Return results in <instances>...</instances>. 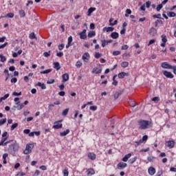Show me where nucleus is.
<instances>
[{
	"label": "nucleus",
	"mask_w": 176,
	"mask_h": 176,
	"mask_svg": "<svg viewBox=\"0 0 176 176\" xmlns=\"http://www.w3.org/2000/svg\"><path fill=\"white\" fill-rule=\"evenodd\" d=\"M138 123L140 124L139 129H140V130H145V129L152 127V122L148 120H140Z\"/></svg>",
	"instance_id": "obj_1"
},
{
	"label": "nucleus",
	"mask_w": 176,
	"mask_h": 176,
	"mask_svg": "<svg viewBox=\"0 0 176 176\" xmlns=\"http://www.w3.org/2000/svg\"><path fill=\"white\" fill-rule=\"evenodd\" d=\"M19 144H17V142H14L13 144L10 145L8 151L11 155H14L16 152L19 151Z\"/></svg>",
	"instance_id": "obj_2"
},
{
	"label": "nucleus",
	"mask_w": 176,
	"mask_h": 176,
	"mask_svg": "<svg viewBox=\"0 0 176 176\" xmlns=\"http://www.w3.org/2000/svg\"><path fill=\"white\" fill-rule=\"evenodd\" d=\"M32 148H34V144H27L26 148L24 150L23 153L25 155H28V153H31Z\"/></svg>",
	"instance_id": "obj_3"
},
{
	"label": "nucleus",
	"mask_w": 176,
	"mask_h": 176,
	"mask_svg": "<svg viewBox=\"0 0 176 176\" xmlns=\"http://www.w3.org/2000/svg\"><path fill=\"white\" fill-rule=\"evenodd\" d=\"M161 67L164 69H173V65L168 64L167 62H164L161 64Z\"/></svg>",
	"instance_id": "obj_4"
},
{
	"label": "nucleus",
	"mask_w": 176,
	"mask_h": 176,
	"mask_svg": "<svg viewBox=\"0 0 176 176\" xmlns=\"http://www.w3.org/2000/svg\"><path fill=\"white\" fill-rule=\"evenodd\" d=\"M163 74L166 78H168V79H173L174 78V74L170 72H167L166 70L163 71Z\"/></svg>",
	"instance_id": "obj_5"
},
{
	"label": "nucleus",
	"mask_w": 176,
	"mask_h": 176,
	"mask_svg": "<svg viewBox=\"0 0 176 176\" xmlns=\"http://www.w3.org/2000/svg\"><path fill=\"white\" fill-rule=\"evenodd\" d=\"M126 167H127V164L124 162H120L117 165V168H118V170H123V168H126Z\"/></svg>",
	"instance_id": "obj_6"
},
{
	"label": "nucleus",
	"mask_w": 176,
	"mask_h": 176,
	"mask_svg": "<svg viewBox=\"0 0 176 176\" xmlns=\"http://www.w3.org/2000/svg\"><path fill=\"white\" fill-rule=\"evenodd\" d=\"M101 42H102V47H105V46H107V45H108V43H112V42H113V41L112 39H110V40H101Z\"/></svg>",
	"instance_id": "obj_7"
},
{
	"label": "nucleus",
	"mask_w": 176,
	"mask_h": 176,
	"mask_svg": "<svg viewBox=\"0 0 176 176\" xmlns=\"http://www.w3.org/2000/svg\"><path fill=\"white\" fill-rule=\"evenodd\" d=\"M86 29H84L81 32H80V39H86L87 38V36L86 35Z\"/></svg>",
	"instance_id": "obj_8"
},
{
	"label": "nucleus",
	"mask_w": 176,
	"mask_h": 176,
	"mask_svg": "<svg viewBox=\"0 0 176 176\" xmlns=\"http://www.w3.org/2000/svg\"><path fill=\"white\" fill-rule=\"evenodd\" d=\"M166 146H168V148H171L175 145V142H174L173 140H169L166 142Z\"/></svg>",
	"instance_id": "obj_9"
},
{
	"label": "nucleus",
	"mask_w": 176,
	"mask_h": 176,
	"mask_svg": "<svg viewBox=\"0 0 176 176\" xmlns=\"http://www.w3.org/2000/svg\"><path fill=\"white\" fill-rule=\"evenodd\" d=\"M149 35L155 36L157 34V30L155 28H151L148 32Z\"/></svg>",
	"instance_id": "obj_10"
},
{
	"label": "nucleus",
	"mask_w": 176,
	"mask_h": 176,
	"mask_svg": "<svg viewBox=\"0 0 176 176\" xmlns=\"http://www.w3.org/2000/svg\"><path fill=\"white\" fill-rule=\"evenodd\" d=\"M130 74L129 73H126V72H121L118 74V76L120 79H123L125 76H129Z\"/></svg>",
	"instance_id": "obj_11"
},
{
	"label": "nucleus",
	"mask_w": 176,
	"mask_h": 176,
	"mask_svg": "<svg viewBox=\"0 0 176 176\" xmlns=\"http://www.w3.org/2000/svg\"><path fill=\"white\" fill-rule=\"evenodd\" d=\"M122 94H123V91H116L113 95L114 99L118 100L120 96H122Z\"/></svg>",
	"instance_id": "obj_12"
},
{
	"label": "nucleus",
	"mask_w": 176,
	"mask_h": 176,
	"mask_svg": "<svg viewBox=\"0 0 176 176\" xmlns=\"http://www.w3.org/2000/svg\"><path fill=\"white\" fill-rule=\"evenodd\" d=\"M148 174L150 175H155V173H156V169H155V168L151 166L148 168Z\"/></svg>",
	"instance_id": "obj_13"
},
{
	"label": "nucleus",
	"mask_w": 176,
	"mask_h": 176,
	"mask_svg": "<svg viewBox=\"0 0 176 176\" xmlns=\"http://www.w3.org/2000/svg\"><path fill=\"white\" fill-rule=\"evenodd\" d=\"M87 57H90V54H89L88 52H85L82 55V60L85 61V63H87L89 61V59L87 58Z\"/></svg>",
	"instance_id": "obj_14"
},
{
	"label": "nucleus",
	"mask_w": 176,
	"mask_h": 176,
	"mask_svg": "<svg viewBox=\"0 0 176 176\" xmlns=\"http://www.w3.org/2000/svg\"><path fill=\"white\" fill-rule=\"evenodd\" d=\"M98 67H95L92 70V74H96L97 75H98V74H101V72H102V69H99L98 70Z\"/></svg>",
	"instance_id": "obj_15"
},
{
	"label": "nucleus",
	"mask_w": 176,
	"mask_h": 176,
	"mask_svg": "<svg viewBox=\"0 0 176 176\" xmlns=\"http://www.w3.org/2000/svg\"><path fill=\"white\" fill-rule=\"evenodd\" d=\"M111 38L113 39H118L119 38V33L113 32L111 34Z\"/></svg>",
	"instance_id": "obj_16"
},
{
	"label": "nucleus",
	"mask_w": 176,
	"mask_h": 176,
	"mask_svg": "<svg viewBox=\"0 0 176 176\" xmlns=\"http://www.w3.org/2000/svg\"><path fill=\"white\" fill-rule=\"evenodd\" d=\"M63 78V82H67V80L69 79V75L68 74H64L62 76Z\"/></svg>",
	"instance_id": "obj_17"
},
{
	"label": "nucleus",
	"mask_w": 176,
	"mask_h": 176,
	"mask_svg": "<svg viewBox=\"0 0 176 176\" xmlns=\"http://www.w3.org/2000/svg\"><path fill=\"white\" fill-rule=\"evenodd\" d=\"M113 30H115L113 27H108V28L104 27L103 28V31H106V32H112Z\"/></svg>",
	"instance_id": "obj_18"
},
{
	"label": "nucleus",
	"mask_w": 176,
	"mask_h": 176,
	"mask_svg": "<svg viewBox=\"0 0 176 176\" xmlns=\"http://www.w3.org/2000/svg\"><path fill=\"white\" fill-rule=\"evenodd\" d=\"M54 68L56 69V71H59V69H60L61 68V66L60 65V63L58 62L54 63Z\"/></svg>",
	"instance_id": "obj_19"
},
{
	"label": "nucleus",
	"mask_w": 176,
	"mask_h": 176,
	"mask_svg": "<svg viewBox=\"0 0 176 176\" xmlns=\"http://www.w3.org/2000/svg\"><path fill=\"white\" fill-rule=\"evenodd\" d=\"M36 86H38V87H41L42 90L46 89V85L45 83H41V82H37V85Z\"/></svg>",
	"instance_id": "obj_20"
},
{
	"label": "nucleus",
	"mask_w": 176,
	"mask_h": 176,
	"mask_svg": "<svg viewBox=\"0 0 176 176\" xmlns=\"http://www.w3.org/2000/svg\"><path fill=\"white\" fill-rule=\"evenodd\" d=\"M88 157L91 159V160H96V154H94V153H89Z\"/></svg>",
	"instance_id": "obj_21"
},
{
	"label": "nucleus",
	"mask_w": 176,
	"mask_h": 176,
	"mask_svg": "<svg viewBox=\"0 0 176 176\" xmlns=\"http://www.w3.org/2000/svg\"><path fill=\"white\" fill-rule=\"evenodd\" d=\"M131 157V153H128L122 158V162H127Z\"/></svg>",
	"instance_id": "obj_22"
},
{
	"label": "nucleus",
	"mask_w": 176,
	"mask_h": 176,
	"mask_svg": "<svg viewBox=\"0 0 176 176\" xmlns=\"http://www.w3.org/2000/svg\"><path fill=\"white\" fill-rule=\"evenodd\" d=\"M67 134H69V129H67L66 131L60 133V137H65Z\"/></svg>",
	"instance_id": "obj_23"
},
{
	"label": "nucleus",
	"mask_w": 176,
	"mask_h": 176,
	"mask_svg": "<svg viewBox=\"0 0 176 176\" xmlns=\"http://www.w3.org/2000/svg\"><path fill=\"white\" fill-rule=\"evenodd\" d=\"M95 10L96 8H90L87 11V16H91V13H93V12H95Z\"/></svg>",
	"instance_id": "obj_24"
},
{
	"label": "nucleus",
	"mask_w": 176,
	"mask_h": 176,
	"mask_svg": "<svg viewBox=\"0 0 176 176\" xmlns=\"http://www.w3.org/2000/svg\"><path fill=\"white\" fill-rule=\"evenodd\" d=\"M94 174H96L94 169L89 168L87 170V175H94Z\"/></svg>",
	"instance_id": "obj_25"
},
{
	"label": "nucleus",
	"mask_w": 176,
	"mask_h": 176,
	"mask_svg": "<svg viewBox=\"0 0 176 176\" xmlns=\"http://www.w3.org/2000/svg\"><path fill=\"white\" fill-rule=\"evenodd\" d=\"M167 16H168V17H175L176 14L174 12H167Z\"/></svg>",
	"instance_id": "obj_26"
},
{
	"label": "nucleus",
	"mask_w": 176,
	"mask_h": 176,
	"mask_svg": "<svg viewBox=\"0 0 176 176\" xmlns=\"http://www.w3.org/2000/svg\"><path fill=\"white\" fill-rule=\"evenodd\" d=\"M93 36H96V32L94 31H90L88 33V38H93Z\"/></svg>",
	"instance_id": "obj_27"
},
{
	"label": "nucleus",
	"mask_w": 176,
	"mask_h": 176,
	"mask_svg": "<svg viewBox=\"0 0 176 176\" xmlns=\"http://www.w3.org/2000/svg\"><path fill=\"white\" fill-rule=\"evenodd\" d=\"M14 108H16L18 109V111H20L21 109H23V108H24V104H19L17 106H14Z\"/></svg>",
	"instance_id": "obj_28"
},
{
	"label": "nucleus",
	"mask_w": 176,
	"mask_h": 176,
	"mask_svg": "<svg viewBox=\"0 0 176 176\" xmlns=\"http://www.w3.org/2000/svg\"><path fill=\"white\" fill-rule=\"evenodd\" d=\"M121 67H122V68H127V67H129V62L127 61L122 62Z\"/></svg>",
	"instance_id": "obj_29"
},
{
	"label": "nucleus",
	"mask_w": 176,
	"mask_h": 176,
	"mask_svg": "<svg viewBox=\"0 0 176 176\" xmlns=\"http://www.w3.org/2000/svg\"><path fill=\"white\" fill-rule=\"evenodd\" d=\"M116 76H118V75H115L113 77V82L112 85H113L114 86H118V81H116Z\"/></svg>",
	"instance_id": "obj_30"
},
{
	"label": "nucleus",
	"mask_w": 176,
	"mask_h": 176,
	"mask_svg": "<svg viewBox=\"0 0 176 176\" xmlns=\"http://www.w3.org/2000/svg\"><path fill=\"white\" fill-rule=\"evenodd\" d=\"M8 138H9V137H6V138H3L0 142V146H2V145H3V144H5V142L8 140Z\"/></svg>",
	"instance_id": "obj_31"
},
{
	"label": "nucleus",
	"mask_w": 176,
	"mask_h": 176,
	"mask_svg": "<svg viewBox=\"0 0 176 176\" xmlns=\"http://www.w3.org/2000/svg\"><path fill=\"white\" fill-rule=\"evenodd\" d=\"M69 111V109H65V110H63L62 115L63 116H67L68 115V112Z\"/></svg>",
	"instance_id": "obj_32"
},
{
	"label": "nucleus",
	"mask_w": 176,
	"mask_h": 176,
	"mask_svg": "<svg viewBox=\"0 0 176 176\" xmlns=\"http://www.w3.org/2000/svg\"><path fill=\"white\" fill-rule=\"evenodd\" d=\"M63 127V124L58 123L53 126L54 129H61Z\"/></svg>",
	"instance_id": "obj_33"
},
{
	"label": "nucleus",
	"mask_w": 176,
	"mask_h": 176,
	"mask_svg": "<svg viewBox=\"0 0 176 176\" xmlns=\"http://www.w3.org/2000/svg\"><path fill=\"white\" fill-rule=\"evenodd\" d=\"M8 97H9V94H6L5 96H3L0 98V102H2L3 100H6V98H8Z\"/></svg>",
	"instance_id": "obj_34"
},
{
	"label": "nucleus",
	"mask_w": 176,
	"mask_h": 176,
	"mask_svg": "<svg viewBox=\"0 0 176 176\" xmlns=\"http://www.w3.org/2000/svg\"><path fill=\"white\" fill-rule=\"evenodd\" d=\"M29 38L30 39H36V36H35V33L34 32H32L30 35H29Z\"/></svg>",
	"instance_id": "obj_35"
},
{
	"label": "nucleus",
	"mask_w": 176,
	"mask_h": 176,
	"mask_svg": "<svg viewBox=\"0 0 176 176\" xmlns=\"http://www.w3.org/2000/svg\"><path fill=\"white\" fill-rule=\"evenodd\" d=\"M19 16H20V17H25V12H24V10H20Z\"/></svg>",
	"instance_id": "obj_36"
},
{
	"label": "nucleus",
	"mask_w": 176,
	"mask_h": 176,
	"mask_svg": "<svg viewBox=\"0 0 176 176\" xmlns=\"http://www.w3.org/2000/svg\"><path fill=\"white\" fill-rule=\"evenodd\" d=\"M136 161H137V157H135L133 158L130 159L129 162L130 163V164H133V163H135V162Z\"/></svg>",
	"instance_id": "obj_37"
},
{
	"label": "nucleus",
	"mask_w": 176,
	"mask_h": 176,
	"mask_svg": "<svg viewBox=\"0 0 176 176\" xmlns=\"http://www.w3.org/2000/svg\"><path fill=\"white\" fill-rule=\"evenodd\" d=\"M162 42H164V43H167V36H166V35L164 34H162Z\"/></svg>",
	"instance_id": "obj_38"
},
{
	"label": "nucleus",
	"mask_w": 176,
	"mask_h": 176,
	"mask_svg": "<svg viewBox=\"0 0 176 176\" xmlns=\"http://www.w3.org/2000/svg\"><path fill=\"white\" fill-rule=\"evenodd\" d=\"M17 126H19L18 123H14L11 126L10 130L11 131H13V130H14V129H16L17 127Z\"/></svg>",
	"instance_id": "obj_39"
},
{
	"label": "nucleus",
	"mask_w": 176,
	"mask_h": 176,
	"mask_svg": "<svg viewBox=\"0 0 176 176\" xmlns=\"http://www.w3.org/2000/svg\"><path fill=\"white\" fill-rule=\"evenodd\" d=\"M0 58L1 63H5V61H6V57L3 56V54H0Z\"/></svg>",
	"instance_id": "obj_40"
},
{
	"label": "nucleus",
	"mask_w": 176,
	"mask_h": 176,
	"mask_svg": "<svg viewBox=\"0 0 176 176\" xmlns=\"http://www.w3.org/2000/svg\"><path fill=\"white\" fill-rule=\"evenodd\" d=\"M148 140V135H145L142 137V139L140 140V142H144Z\"/></svg>",
	"instance_id": "obj_41"
},
{
	"label": "nucleus",
	"mask_w": 176,
	"mask_h": 176,
	"mask_svg": "<svg viewBox=\"0 0 176 176\" xmlns=\"http://www.w3.org/2000/svg\"><path fill=\"white\" fill-rule=\"evenodd\" d=\"M6 17H8L9 19H13V17H14V14L8 13L6 14Z\"/></svg>",
	"instance_id": "obj_42"
},
{
	"label": "nucleus",
	"mask_w": 176,
	"mask_h": 176,
	"mask_svg": "<svg viewBox=\"0 0 176 176\" xmlns=\"http://www.w3.org/2000/svg\"><path fill=\"white\" fill-rule=\"evenodd\" d=\"M160 100V99L157 96H155V97L152 98V101H153L154 102H157Z\"/></svg>",
	"instance_id": "obj_43"
},
{
	"label": "nucleus",
	"mask_w": 176,
	"mask_h": 176,
	"mask_svg": "<svg viewBox=\"0 0 176 176\" xmlns=\"http://www.w3.org/2000/svg\"><path fill=\"white\" fill-rule=\"evenodd\" d=\"M136 105H138V103L135 102V101L131 102V107H132V108H134Z\"/></svg>",
	"instance_id": "obj_44"
},
{
	"label": "nucleus",
	"mask_w": 176,
	"mask_h": 176,
	"mask_svg": "<svg viewBox=\"0 0 176 176\" xmlns=\"http://www.w3.org/2000/svg\"><path fill=\"white\" fill-rule=\"evenodd\" d=\"M6 123V118L0 120V126H2V124H5Z\"/></svg>",
	"instance_id": "obj_45"
},
{
	"label": "nucleus",
	"mask_w": 176,
	"mask_h": 176,
	"mask_svg": "<svg viewBox=\"0 0 176 176\" xmlns=\"http://www.w3.org/2000/svg\"><path fill=\"white\" fill-rule=\"evenodd\" d=\"M55 80L54 79H50L47 81V85H52V83H54Z\"/></svg>",
	"instance_id": "obj_46"
},
{
	"label": "nucleus",
	"mask_w": 176,
	"mask_h": 176,
	"mask_svg": "<svg viewBox=\"0 0 176 176\" xmlns=\"http://www.w3.org/2000/svg\"><path fill=\"white\" fill-rule=\"evenodd\" d=\"M163 8V4H160L157 6V12H160V10Z\"/></svg>",
	"instance_id": "obj_47"
},
{
	"label": "nucleus",
	"mask_w": 176,
	"mask_h": 176,
	"mask_svg": "<svg viewBox=\"0 0 176 176\" xmlns=\"http://www.w3.org/2000/svg\"><path fill=\"white\" fill-rule=\"evenodd\" d=\"M155 42H156V40L155 39H151L149 41L148 46H151V45H153V43H155Z\"/></svg>",
	"instance_id": "obj_48"
},
{
	"label": "nucleus",
	"mask_w": 176,
	"mask_h": 176,
	"mask_svg": "<svg viewBox=\"0 0 176 176\" xmlns=\"http://www.w3.org/2000/svg\"><path fill=\"white\" fill-rule=\"evenodd\" d=\"M50 52H51V51H49L48 52H44V53H43L44 57H50Z\"/></svg>",
	"instance_id": "obj_49"
},
{
	"label": "nucleus",
	"mask_w": 176,
	"mask_h": 176,
	"mask_svg": "<svg viewBox=\"0 0 176 176\" xmlns=\"http://www.w3.org/2000/svg\"><path fill=\"white\" fill-rule=\"evenodd\" d=\"M89 109L91 111H97V106H90Z\"/></svg>",
	"instance_id": "obj_50"
},
{
	"label": "nucleus",
	"mask_w": 176,
	"mask_h": 176,
	"mask_svg": "<svg viewBox=\"0 0 176 176\" xmlns=\"http://www.w3.org/2000/svg\"><path fill=\"white\" fill-rule=\"evenodd\" d=\"M158 23H160L161 24H163V21L162 20H156L155 22V27H157V24Z\"/></svg>",
	"instance_id": "obj_51"
},
{
	"label": "nucleus",
	"mask_w": 176,
	"mask_h": 176,
	"mask_svg": "<svg viewBox=\"0 0 176 176\" xmlns=\"http://www.w3.org/2000/svg\"><path fill=\"white\" fill-rule=\"evenodd\" d=\"M76 66L77 67V68H80V67H82V63L80 61H77Z\"/></svg>",
	"instance_id": "obj_52"
},
{
	"label": "nucleus",
	"mask_w": 176,
	"mask_h": 176,
	"mask_svg": "<svg viewBox=\"0 0 176 176\" xmlns=\"http://www.w3.org/2000/svg\"><path fill=\"white\" fill-rule=\"evenodd\" d=\"M160 16H162L160 14H154L153 15V19H162V17H160Z\"/></svg>",
	"instance_id": "obj_53"
},
{
	"label": "nucleus",
	"mask_w": 176,
	"mask_h": 176,
	"mask_svg": "<svg viewBox=\"0 0 176 176\" xmlns=\"http://www.w3.org/2000/svg\"><path fill=\"white\" fill-rule=\"evenodd\" d=\"M40 169L43 170V171H46V170H47V168L46 167V166L43 165V166H40Z\"/></svg>",
	"instance_id": "obj_54"
},
{
	"label": "nucleus",
	"mask_w": 176,
	"mask_h": 176,
	"mask_svg": "<svg viewBox=\"0 0 176 176\" xmlns=\"http://www.w3.org/2000/svg\"><path fill=\"white\" fill-rule=\"evenodd\" d=\"M120 54V51H114L113 52V56H119Z\"/></svg>",
	"instance_id": "obj_55"
},
{
	"label": "nucleus",
	"mask_w": 176,
	"mask_h": 176,
	"mask_svg": "<svg viewBox=\"0 0 176 176\" xmlns=\"http://www.w3.org/2000/svg\"><path fill=\"white\" fill-rule=\"evenodd\" d=\"M129 49V45H124L122 46V50H127Z\"/></svg>",
	"instance_id": "obj_56"
},
{
	"label": "nucleus",
	"mask_w": 176,
	"mask_h": 176,
	"mask_svg": "<svg viewBox=\"0 0 176 176\" xmlns=\"http://www.w3.org/2000/svg\"><path fill=\"white\" fill-rule=\"evenodd\" d=\"M8 46V42L5 43L4 44L0 45V49H4V47H6Z\"/></svg>",
	"instance_id": "obj_57"
},
{
	"label": "nucleus",
	"mask_w": 176,
	"mask_h": 176,
	"mask_svg": "<svg viewBox=\"0 0 176 176\" xmlns=\"http://www.w3.org/2000/svg\"><path fill=\"white\" fill-rule=\"evenodd\" d=\"M56 56H57V57H63L64 56V54L63 52H60L56 54Z\"/></svg>",
	"instance_id": "obj_58"
},
{
	"label": "nucleus",
	"mask_w": 176,
	"mask_h": 176,
	"mask_svg": "<svg viewBox=\"0 0 176 176\" xmlns=\"http://www.w3.org/2000/svg\"><path fill=\"white\" fill-rule=\"evenodd\" d=\"M95 57L96 58H100V57H101V54H100V52H96L95 54Z\"/></svg>",
	"instance_id": "obj_59"
},
{
	"label": "nucleus",
	"mask_w": 176,
	"mask_h": 176,
	"mask_svg": "<svg viewBox=\"0 0 176 176\" xmlns=\"http://www.w3.org/2000/svg\"><path fill=\"white\" fill-rule=\"evenodd\" d=\"M63 175L64 176H68V169H65L63 170Z\"/></svg>",
	"instance_id": "obj_60"
},
{
	"label": "nucleus",
	"mask_w": 176,
	"mask_h": 176,
	"mask_svg": "<svg viewBox=\"0 0 176 176\" xmlns=\"http://www.w3.org/2000/svg\"><path fill=\"white\" fill-rule=\"evenodd\" d=\"M12 96H21V92L17 93V92H13Z\"/></svg>",
	"instance_id": "obj_61"
},
{
	"label": "nucleus",
	"mask_w": 176,
	"mask_h": 176,
	"mask_svg": "<svg viewBox=\"0 0 176 176\" xmlns=\"http://www.w3.org/2000/svg\"><path fill=\"white\" fill-rule=\"evenodd\" d=\"M64 44H60V45H58L59 50H63L64 49Z\"/></svg>",
	"instance_id": "obj_62"
},
{
	"label": "nucleus",
	"mask_w": 176,
	"mask_h": 176,
	"mask_svg": "<svg viewBox=\"0 0 176 176\" xmlns=\"http://www.w3.org/2000/svg\"><path fill=\"white\" fill-rule=\"evenodd\" d=\"M151 7V1H147L146 3V8H149Z\"/></svg>",
	"instance_id": "obj_63"
},
{
	"label": "nucleus",
	"mask_w": 176,
	"mask_h": 176,
	"mask_svg": "<svg viewBox=\"0 0 176 176\" xmlns=\"http://www.w3.org/2000/svg\"><path fill=\"white\" fill-rule=\"evenodd\" d=\"M24 175H25V173L23 172H19L18 174H16V176H24Z\"/></svg>",
	"instance_id": "obj_64"
}]
</instances>
